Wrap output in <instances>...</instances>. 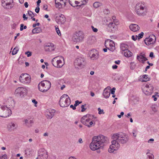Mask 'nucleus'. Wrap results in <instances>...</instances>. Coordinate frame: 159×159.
I'll return each mask as SVG.
<instances>
[{
  "label": "nucleus",
  "instance_id": "obj_1",
  "mask_svg": "<svg viewBox=\"0 0 159 159\" xmlns=\"http://www.w3.org/2000/svg\"><path fill=\"white\" fill-rule=\"evenodd\" d=\"M113 140L111 141V144L110 145L108 151L110 153H112L114 151L117 150L120 147V143L125 144L129 140L128 136L123 133H116L114 134L112 137Z\"/></svg>",
  "mask_w": 159,
  "mask_h": 159
},
{
  "label": "nucleus",
  "instance_id": "obj_2",
  "mask_svg": "<svg viewBox=\"0 0 159 159\" xmlns=\"http://www.w3.org/2000/svg\"><path fill=\"white\" fill-rule=\"evenodd\" d=\"M108 141L107 138L102 135L93 137L92 141L90 144V148L93 151L99 149L104 143H107Z\"/></svg>",
  "mask_w": 159,
  "mask_h": 159
},
{
  "label": "nucleus",
  "instance_id": "obj_3",
  "mask_svg": "<svg viewBox=\"0 0 159 159\" xmlns=\"http://www.w3.org/2000/svg\"><path fill=\"white\" fill-rule=\"evenodd\" d=\"M147 10L146 6L143 3H138L136 5L135 12L139 16L145 15Z\"/></svg>",
  "mask_w": 159,
  "mask_h": 159
},
{
  "label": "nucleus",
  "instance_id": "obj_4",
  "mask_svg": "<svg viewBox=\"0 0 159 159\" xmlns=\"http://www.w3.org/2000/svg\"><path fill=\"white\" fill-rule=\"evenodd\" d=\"M51 82L50 81L47 80L41 81L38 85L39 90L43 93L47 91L51 88Z\"/></svg>",
  "mask_w": 159,
  "mask_h": 159
},
{
  "label": "nucleus",
  "instance_id": "obj_5",
  "mask_svg": "<svg viewBox=\"0 0 159 159\" xmlns=\"http://www.w3.org/2000/svg\"><path fill=\"white\" fill-rule=\"evenodd\" d=\"M70 103V99L67 94H64L60 98L59 104L61 107H67L69 105Z\"/></svg>",
  "mask_w": 159,
  "mask_h": 159
},
{
  "label": "nucleus",
  "instance_id": "obj_6",
  "mask_svg": "<svg viewBox=\"0 0 159 159\" xmlns=\"http://www.w3.org/2000/svg\"><path fill=\"white\" fill-rule=\"evenodd\" d=\"M19 80L21 83L28 84L31 82V77L27 74H22L20 77Z\"/></svg>",
  "mask_w": 159,
  "mask_h": 159
},
{
  "label": "nucleus",
  "instance_id": "obj_7",
  "mask_svg": "<svg viewBox=\"0 0 159 159\" xmlns=\"http://www.w3.org/2000/svg\"><path fill=\"white\" fill-rule=\"evenodd\" d=\"M27 92V90L26 88L20 87L16 89L15 93L16 96L22 98L26 95Z\"/></svg>",
  "mask_w": 159,
  "mask_h": 159
},
{
  "label": "nucleus",
  "instance_id": "obj_8",
  "mask_svg": "<svg viewBox=\"0 0 159 159\" xmlns=\"http://www.w3.org/2000/svg\"><path fill=\"white\" fill-rule=\"evenodd\" d=\"M84 39V35L81 32H76L75 34L72 38V41L75 43L82 41Z\"/></svg>",
  "mask_w": 159,
  "mask_h": 159
},
{
  "label": "nucleus",
  "instance_id": "obj_9",
  "mask_svg": "<svg viewBox=\"0 0 159 159\" xmlns=\"http://www.w3.org/2000/svg\"><path fill=\"white\" fill-rule=\"evenodd\" d=\"M58 57H54L52 60V65L55 67L57 68H61L64 65V63L61 60L58 59Z\"/></svg>",
  "mask_w": 159,
  "mask_h": 159
},
{
  "label": "nucleus",
  "instance_id": "obj_10",
  "mask_svg": "<svg viewBox=\"0 0 159 159\" xmlns=\"http://www.w3.org/2000/svg\"><path fill=\"white\" fill-rule=\"evenodd\" d=\"M48 157V152L44 148H41L38 152V158L40 159H47Z\"/></svg>",
  "mask_w": 159,
  "mask_h": 159
},
{
  "label": "nucleus",
  "instance_id": "obj_11",
  "mask_svg": "<svg viewBox=\"0 0 159 159\" xmlns=\"http://www.w3.org/2000/svg\"><path fill=\"white\" fill-rule=\"evenodd\" d=\"M84 58L81 57H78L75 60V65L76 67L78 68H81L84 66Z\"/></svg>",
  "mask_w": 159,
  "mask_h": 159
},
{
  "label": "nucleus",
  "instance_id": "obj_12",
  "mask_svg": "<svg viewBox=\"0 0 159 159\" xmlns=\"http://www.w3.org/2000/svg\"><path fill=\"white\" fill-rule=\"evenodd\" d=\"M153 89V87L152 85L146 84L143 91L146 95H149L152 93Z\"/></svg>",
  "mask_w": 159,
  "mask_h": 159
},
{
  "label": "nucleus",
  "instance_id": "obj_13",
  "mask_svg": "<svg viewBox=\"0 0 159 159\" xmlns=\"http://www.w3.org/2000/svg\"><path fill=\"white\" fill-rule=\"evenodd\" d=\"M55 19L56 22L59 24H62L66 21V18L64 16L61 14L57 15Z\"/></svg>",
  "mask_w": 159,
  "mask_h": 159
},
{
  "label": "nucleus",
  "instance_id": "obj_14",
  "mask_svg": "<svg viewBox=\"0 0 159 159\" xmlns=\"http://www.w3.org/2000/svg\"><path fill=\"white\" fill-rule=\"evenodd\" d=\"M89 55L90 58L93 60H96L98 58V52L95 49L91 50Z\"/></svg>",
  "mask_w": 159,
  "mask_h": 159
},
{
  "label": "nucleus",
  "instance_id": "obj_15",
  "mask_svg": "<svg viewBox=\"0 0 159 159\" xmlns=\"http://www.w3.org/2000/svg\"><path fill=\"white\" fill-rule=\"evenodd\" d=\"M11 110L9 109L8 107L5 106L4 111L0 114V116L2 117H7L11 115Z\"/></svg>",
  "mask_w": 159,
  "mask_h": 159
},
{
  "label": "nucleus",
  "instance_id": "obj_16",
  "mask_svg": "<svg viewBox=\"0 0 159 159\" xmlns=\"http://www.w3.org/2000/svg\"><path fill=\"white\" fill-rule=\"evenodd\" d=\"M90 117V115L89 114L84 116L81 119V122L84 125L87 126L90 120L91 119L89 118Z\"/></svg>",
  "mask_w": 159,
  "mask_h": 159
},
{
  "label": "nucleus",
  "instance_id": "obj_17",
  "mask_svg": "<svg viewBox=\"0 0 159 159\" xmlns=\"http://www.w3.org/2000/svg\"><path fill=\"white\" fill-rule=\"evenodd\" d=\"M156 37L155 36H152L147 38L144 40L145 43L147 45H149L152 44H153L156 41Z\"/></svg>",
  "mask_w": 159,
  "mask_h": 159
},
{
  "label": "nucleus",
  "instance_id": "obj_18",
  "mask_svg": "<svg viewBox=\"0 0 159 159\" xmlns=\"http://www.w3.org/2000/svg\"><path fill=\"white\" fill-rule=\"evenodd\" d=\"M44 49L46 51L52 52L54 50L55 48L53 44L49 43L45 46Z\"/></svg>",
  "mask_w": 159,
  "mask_h": 159
},
{
  "label": "nucleus",
  "instance_id": "obj_19",
  "mask_svg": "<svg viewBox=\"0 0 159 159\" xmlns=\"http://www.w3.org/2000/svg\"><path fill=\"white\" fill-rule=\"evenodd\" d=\"M55 110L53 109H49L47 110L46 114L48 116V118L50 119L52 118L55 112Z\"/></svg>",
  "mask_w": 159,
  "mask_h": 159
},
{
  "label": "nucleus",
  "instance_id": "obj_20",
  "mask_svg": "<svg viewBox=\"0 0 159 159\" xmlns=\"http://www.w3.org/2000/svg\"><path fill=\"white\" fill-rule=\"evenodd\" d=\"M130 30L134 32H136L138 31L140 29L139 27L136 24H131L129 26Z\"/></svg>",
  "mask_w": 159,
  "mask_h": 159
},
{
  "label": "nucleus",
  "instance_id": "obj_21",
  "mask_svg": "<svg viewBox=\"0 0 159 159\" xmlns=\"http://www.w3.org/2000/svg\"><path fill=\"white\" fill-rule=\"evenodd\" d=\"M120 52L121 53L128 49V45L124 43H121L120 46Z\"/></svg>",
  "mask_w": 159,
  "mask_h": 159
},
{
  "label": "nucleus",
  "instance_id": "obj_22",
  "mask_svg": "<svg viewBox=\"0 0 159 159\" xmlns=\"http://www.w3.org/2000/svg\"><path fill=\"white\" fill-rule=\"evenodd\" d=\"M95 37L94 36H92L89 37L87 40V43L89 45H91L95 42Z\"/></svg>",
  "mask_w": 159,
  "mask_h": 159
},
{
  "label": "nucleus",
  "instance_id": "obj_23",
  "mask_svg": "<svg viewBox=\"0 0 159 159\" xmlns=\"http://www.w3.org/2000/svg\"><path fill=\"white\" fill-rule=\"evenodd\" d=\"M137 59L140 62L144 63V62L148 60V59L145 57L144 54L138 55Z\"/></svg>",
  "mask_w": 159,
  "mask_h": 159
},
{
  "label": "nucleus",
  "instance_id": "obj_24",
  "mask_svg": "<svg viewBox=\"0 0 159 159\" xmlns=\"http://www.w3.org/2000/svg\"><path fill=\"white\" fill-rule=\"evenodd\" d=\"M109 27L111 29L112 32H114L116 29V25L114 22H111L108 25Z\"/></svg>",
  "mask_w": 159,
  "mask_h": 159
},
{
  "label": "nucleus",
  "instance_id": "obj_25",
  "mask_svg": "<svg viewBox=\"0 0 159 159\" xmlns=\"http://www.w3.org/2000/svg\"><path fill=\"white\" fill-rule=\"evenodd\" d=\"M17 127V125L16 124L11 123L8 125V128L10 131H11L16 129Z\"/></svg>",
  "mask_w": 159,
  "mask_h": 159
},
{
  "label": "nucleus",
  "instance_id": "obj_26",
  "mask_svg": "<svg viewBox=\"0 0 159 159\" xmlns=\"http://www.w3.org/2000/svg\"><path fill=\"white\" fill-rule=\"evenodd\" d=\"M110 91L107 90V89L105 88L103 90V94L104 97L105 98H108L110 95Z\"/></svg>",
  "mask_w": 159,
  "mask_h": 159
},
{
  "label": "nucleus",
  "instance_id": "obj_27",
  "mask_svg": "<svg viewBox=\"0 0 159 159\" xmlns=\"http://www.w3.org/2000/svg\"><path fill=\"white\" fill-rule=\"evenodd\" d=\"M13 2V0H2V3L4 5L9 6Z\"/></svg>",
  "mask_w": 159,
  "mask_h": 159
},
{
  "label": "nucleus",
  "instance_id": "obj_28",
  "mask_svg": "<svg viewBox=\"0 0 159 159\" xmlns=\"http://www.w3.org/2000/svg\"><path fill=\"white\" fill-rule=\"evenodd\" d=\"M124 54L125 56L127 57H130L132 55V53L130 51L128 50L123 52L122 53Z\"/></svg>",
  "mask_w": 159,
  "mask_h": 159
},
{
  "label": "nucleus",
  "instance_id": "obj_29",
  "mask_svg": "<svg viewBox=\"0 0 159 159\" xmlns=\"http://www.w3.org/2000/svg\"><path fill=\"white\" fill-rule=\"evenodd\" d=\"M25 124L28 126L30 127L32 126V124L33 123V121L31 120H28L26 119L25 120Z\"/></svg>",
  "mask_w": 159,
  "mask_h": 159
},
{
  "label": "nucleus",
  "instance_id": "obj_30",
  "mask_svg": "<svg viewBox=\"0 0 159 159\" xmlns=\"http://www.w3.org/2000/svg\"><path fill=\"white\" fill-rule=\"evenodd\" d=\"M41 29L40 27H36L32 31V33L34 34L38 33L41 32Z\"/></svg>",
  "mask_w": 159,
  "mask_h": 159
},
{
  "label": "nucleus",
  "instance_id": "obj_31",
  "mask_svg": "<svg viewBox=\"0 0 159 159\" xmlns=\"http://www.w3.org/2000/svg\"><path fill=\"white\" fill-rule=\"evenodd\" d=\"M25 154L27 156H30L32 154V150L30 149H27L25 151Z\"/></svg>",
  "mask_w": 159,
  "mask_h": 159
},
{
  "label": "nucleus",
  "instance_id": "obj_32",
  "mask_svg": "<svg viewBox=\"0 0 159 159\" xmlns=\"http://www.w3.org/2000/svg\"><path fill=\"white\" fill-rule=\"evenodd\" d=\"M106 42H105V46H106V48H107V49L110 50L111 51L113 52L115 49V45L113 44V45H112V47H110L109 48H107V47L106 46Z\"/></svg>",
  "mask_w": 159,
  "mask_h": 159
},
{
  "label": "nucleus",
  "instance_id": "obj_33",
  "mask_svg": "<svg viewBox=\"0 0 159 159\" xmlns=\"http://www.w3.org/2000/svg\"><path fill=\"white\" fill-rule=\"evenodd\" d=\"M19 49L17 47H16L13 49L12 53V54L13 55L16 54L17 53Z\"/></svg>",
  "mask_w": 159,
  "mask_h": 159
},
{
  "label": "nucleus",
  "instance_id": "obj_34",
  "mask_svg": "<svg viewBox=\"0 0 159 159\" xmlns=\"http://www.w3.org/2000/svg\"><path fill=\"white\" fill-rule=\"evenodd\" d=\"M149 80V78L148 77V76L147 75H144L143 77V81L146 82Z\"/></svg>",
  "mask_w": 159,
  "mask_h": 159
},
{
  "label": "nucleus",
  "instance_id": "obj_35",
  "mask_svg": "<svg viewBox=\"0 0 159 159\" xmlns=\"http://www.w3.org/2000/svg\"><path fill=\"white\" fill-rule=\"evenodd\" d=\"M101 5V3L98 2H96L93 3V7L95 8H97L99 7Z\"/></svg>",
  "mask_w": 159,
  "mask_h": 159
},
{
  "label": "nucleus",
  "instance_id": "obj_36",
  "mask_svg": "<svg viewBox=\"0 0 159 159\" xmlns=\"http://www.w3.org/2000/svg\"><path fill=\"white\" fill-rule=\"evenodd\" d=\"M28 13L29 16L31 17V19H32L34 16L33 13L31 11H28Z\"/></svg>",
  "mask_w": 159,
  "mask_h": 159
},
{
  "label": "nucleus",
  "instance_id": "obj_37",
  "mask_svg": "<svg viewBox=\"0 0 159 159\" xmlns=\"http://www.w3.org/2000/svg\"><path fill=\"white\" fill-rule=\"evenodd\" d=\"M149 159H153L154 158V156L152 154L149 153H147L146 154Z\"/></svg>",
  "mask_w": 159,
  "mask_h": 159
},
{
  "label": "nucleus",
  "instance_id": "obj_38",
  "mask_svg": "<svg viewBox=\"0 0 159 159\" xmlns=\"http://www.w3.org/2000/svg\"><path fill=\"white\" fill-rule=\"evenodd\" d=\"M74 3H75V5H73V7L79 6V5L80 4L79 1L78 0H75Z\"/></svg>",
  "mask_w": 159,
  "mask_h": 159
},
{
  "label": "nucleus",
  "instance_id": "obj_39",
  "mask_svg": "<svg viewBox=\"0 0 159 159\" xmlns=\"http://www.w3.org/2000/svg\"><path fill=\"white\" fill-rule=\"evenodd\" d=\"M55 27L57 33L59 36H61V33L58 28V27H56V26H55Z\"/></svg>",
  "mask_w": 159,
  "mask_h": 159
},
{
  "label": "nucleus",
  "instance_id": "obj_40",
  "mask_svg": "<svg viewBox=\"0 0 159 159\" xmlns=\"http://www.w3.org/2000/svg\"><path fill=\"white\" fill-rule=\"evenodd\" d=\"M10 100H11L10 101V102H11V104L9 103H8L9 104V106H13L15 104L14 102V100L12 99H11ZM8 103L9 102V101H8Z\"/></svg>",
  "mask_w": 159,
  "mask_h": 159
},
{
  "label": "nucleus",
  "instance_id": "obj_41",
  "mask_svg": "<svg viewBox=\"0 0 159 159\" xmlns=\"http://www.w3.org/2000/svg\"><path fill=\"white\" fill-rule=\"evenodd\" d=\"M64 4L65 5H66V3L64 2V0H62L61 1V4H59L58 7H59V8L62 7V6Z\"/></svg>",
  "mask_w": 159,
  "mask_h": 159
},
{
  "label": "nucleus",
  "instance_id": "obj_42",
  "mask_svg": "<svg viewBox=\"0 0 159 159\" xmlns=\"http://www.w3.org/2000/svg\"><path fill=\"white\" fill-rule=\"evenodd\" d=\"M143 34H144L143 32H141L140 34H139L138 36H137L138 39L142 38L143 37Z\"/></svg>",
  "mask_w": 159,
  "mask_h": 159
},
{
  "label": "nucleus",
  "instance_id": "obj_43",
  "mask_svg": "<svg viewBox=\"0 0 159 159\" xmlns=\"http://www.w3.org/2000/svg\"><path fill=\"white\" fill-rule=\"evenodd\" d=\"M75 0H69V2L70 4L72 6L73 5H75V4L74 3L75 1Z\"/></svg>",
  "mask_w": 159,
  "mask_h": 159
},
{
  "label": "nucleus",
  "instance_id": "obj_44",
  "mask_svg": "<svg viewBox=\"0 0 159 159\" xmlns=\"http://www.w3.org/2000/svg\"><path fill=\"white\" fill-rule=\"evenodd\" d=\"M98 114H104V112L103 111V110H101L100 108H98Z\"/></svg>",
  "mask_w": 159,
  "mask_h": 159
},
{
  "label": "nucleus",
  "instance_id": "obj_45",
  "mask_svg": "<svg viewBox=\"0 0 159 159\" xmlns=\"http://www.w3.org/2000/svg\"><path fill=\"white\" fill-rule=\"evenodd\" d=\"M82 102H79L78 100H76L75 102V103L74 104V106L75 107H76L79 104L81 103Z\"/></svg>",
  "mask_w": 159,
  "mask_h": 159
},
{
  "label": "nucleus",
  "instance_id": "obj_46",
  "mask_svg": "<svg viewBox=\"0 0 159 159\" xmlns=\"http://www.w3.org/2000/svg\"><path fill=\"white\" fill-rule=\"evenodd\" d=\"M85 105H82L81 106V108H82L81 111L83 112L85 111L86 109V108H85Z\"/></svg>",
  "mask_w": 159,
  "mask_h": 159
},
{
  "label": "nucleus",
  "instance_id": "obj_47",
  "mask_svg": "<svg viewBox=\"0 0 159 159\" xmlns=\"http://www.w3.org/2000/svg\"><path fill=\"white\" fill-rule=\"evenodd\" d=\"M115 90L116 88L114 87L110 91H111V93L112 94H114L115 93Z\"/></svg>",
  "mask_w": 159,
  "mask_h": 159
},
{
  "label": "nucleus",
  "instance_id": "obj_48",
  "mask_svg": "<svg viewBox=\"0 0 159 159\" xmlns=\"http://www.w3.org/2000/svg\"><path fill=\"white\" fill-rule=\"evenodd\" d=\"M7 159V156L6 154H5L3 156H2L1 157H0V159Z\"/></svg>",
  "mask_w": 159,
  "mask_h": 159
},
{
  "label": "nucleus",
  "instance_id": "obj_49",
  "mask_svg": "<svg viewBox=\"0 0 159 159\" xmlns=\"http://www.w3.org/2000/svg\"><path fill=\"white\" fill-rule=\"evenodd\" d=\"M93 124V121H92L91 120H90V121L89 122V125H87V126L88 127H90L92 126V125Z\"/></svg>",
  "mask_w": 159,
  "mask_h": 159
},
{
  "label": "nucleus",
  "instance_id": "obj_50",
  "mask_svg": "<svg viewBox=\"0 0 159 159\" xmlns=\"http://www.w3.org/2000/svg\"><path fill=\"white\" fill-rule=\"evenodd\" d=\"M25 54L27 55V56L28 57H29L31 56V53L29 51L26 52Z\"/></svg>",
  "mask_w": 159,
  "mask_h": 159
},
{
  "label": "nucleus",
  "instance_id": "obj_51",
  "mask_svg": "<svg viewBox=\"0 0 159 159\" xmlns=\"http://www.w3.org/2000/svg\"><path fill=\"white\" fill-rule=\"evenodd\" d=\"M113 44H115L113 41L111 40H110L109 44L110 47H112V45H113Z\"/></svg>",
  "mask_w": 159,
  "mask_h": 159
},
{
  "label": "nucleus",
  "instance_id": "obj_52",
  "mask_svg": "<svg viewBox=\"0 0 159 159\" xmlns=\"http://www.w3.org/2000/svg\"><path fill=\"white\" fill-rule=\"evenodd\" d=\"M93 30L95 32H97L98 31V30L97 28H95L93 26H91Z\"/></svg>",
  "mask_w": 159,
  "mask_h": 159
},
{
  "label": "nucleus",
  "instance_id": "obj_53",
  "mask_svg": "<svg viewBox=\"0 0 159 159\" xmlns=\"http://www.w3.org/2000/svg\"><path fill=\"white\" fill-rule=\"evenodd\" d=\"M39 10H40V8H39V7H37L35 9V12L36 13H38L39 11Z\"/></svg>",
  "mask_w": 159,
  "mask_h": 159
},
{
  "label": "nucleus",
  "instance_id": "obj_54",
  "mask_svg": "<svg viewBox=\"0 0 159 159\" xmlns=\"http://www.w3.org/2000/svg\"><path fill=\"white\" fill-rule=\"evenodd\" d=\"M24 25L23 24H21L20 25V31H22L23 30V26Z\"/></svg>",
  "mask_w": 159,
  "mask_h": 159
},
{
  "label": "nucleus",
  "instance_id": "obj_55",
  "mask_svg": "<svg viewBox=\"0 0 159 159\" xmlns=\"http://www.w3.org/2000/svg\"><path fill=\"white\" fill-rule=\"evenodd\" d=\"M40 25L39 23H37L36 24H34L33 25V27H35L36 26H39Z\"/></svg>",
  "mask_w": 159,
  "mask_h": 159
},
{
  "label": "nucleus",
  "instance_id": "obj_56",
  "mask_svg": "<svg viewBox=\"0 0 159 159\" xmlns=\"http://www.w3.org/2000/svg\"><path fill=\"white\" fill-rule=\"evenodd\" d=\"M41 2V0H38L37 2V6L38 7H39V4Z\"/></svg>",
  "mask_w": 159,
  "mask_h": 159
},
{
  "label": "nucleus",
  "instance_id": "obj_57",
  "mask_svg": "<svg viewBox=\"0 0 159 159\" xmlns=\"http://www.w3.org/2000/svg\"><path fill=\"white\" fill-rule=\"evenodd\" d=\"M43 8L45 10H47L48 6L46 5H44L43 6Z\"/></svg>",
  "mask_w": 159,
  "mask_h": 159
},
{
  "label": "nucleus",
  "instance_id": "obj_58",
  "mask_svg": "<svg viewBox=\"0 0 159 159\" xmlns=\"http://www.w3.org/2000/svg\"><path fill=\"white\" fill-rule=\"evenodd\" d=\"M137 35L136 36V37H135L134 35H132V39L134 41H135L137 39Z\"/></svg>",
  "mask_w": 159,
  "mask_h": 159
},
{
  "label": "nucleus",
  "instance_id": "obj_59",
  "mask_svg": "<svg viewBox=\"0 0 159 159\" xmlns=\"http://www.w3.org/2000/svg\"><path fill=\"white\" fill-rule=\"evenodd\" d=\"M23 17L24 18V20H27L28 19L27 17L25 15V14H23Z\"/></svg>",
  "mask_w": 159,
  "mask_h": 159
},
{
  "label": "nucleus",
  "instance_id": "obj_60",
  "mask_svg": "<svg viewBox=\"0 0 159 159\" xmlns=\"http://www.w3.org/2000/svg\"><path fill=\"white\" fill-rule=\"evenodd\" d=\"M70 108H72L74 110L76 109V107H75L74 105L73 106V105H70Z\"/></svg>",
  "mask_w": 159,
  "mask_h": 159
},
{
  "label": "nucleus",
  "instance_id": "obj_61",
  "mask_svg": "<svg viewBox=\"0 0 159 159\" xmlns=\"http://www.w3.org/2000/svg\"><path fill=\"white\" fill-rule=\"evenodd\" d=\"M120 60H118L117 61H115V63L116 64L119 65L120 64Z\"/></svg>",
  "mask_w": 159,
  "mask_h": 159
},
{
  "label": "nucleus",
  "instance_id": "obj_62",
  "mask_svg": "<svg viewBox=\"0 0 159 159\" xmlns=\"http://www.w3.org/2000/svg\"><path fill=\"white\" fill-rule=\"evenodd\" d=\"M32 102L33 103H34L35 105L38 103L37 102L35 99L33 100H32Z\"/></svg>",
  "mask_w": 159,
  "mask_h": 159
},
{
  "label": "nucleus",
  "instance_id": "obj_63",
  "mask_svg": "<svg viewBox=\"0 0 159 159\" xmlns=\"http://www.w3.org/2000/svg\"><path fill=\"white\" fill-rule=\"evenodd\" d=\"M117 67H118L116 65H113L112 66V68L113 69H116L117 68Z\"/></svg>",
  "mask_w": 159,
  "mask_h": 159
},
{
  "label": "nucleus",
  "instance_id": "obj_64",
  "mask_svg": "<svg viewBox=\"0 0 159 159\" xmlns=\"http://www.w3.org/2000/svg\"><path fill=\"white\" fill-rule=\"evenodd\" d=\"M68 159H77L76 157L73 156L70 157Z\"/></svg>",
  "mask_w": 159,
  "mask_h": 159
}]
</instances>
